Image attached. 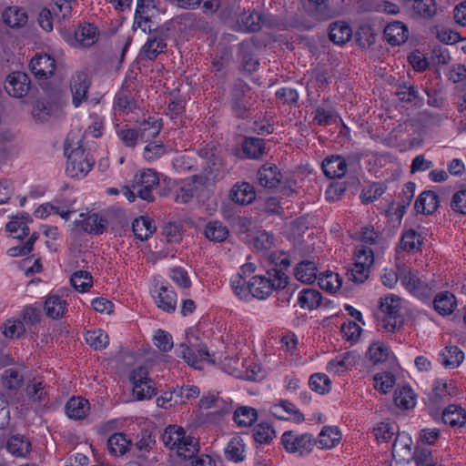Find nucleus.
Listing matches in <instances>:
<instances>
[{"instance_id":"4","label":"nucleus","mask_w":466,"mask_h":466,"mask_svg":"<svg viewBox=\"0 0 466 466\" xmlns=\"http://www.w3.org/2000/svg\"><path fill=\"white\" fill-rule=\"evenodd\" d=\"M287 288L285 278L272 275L266 270L264 275H255L249 279L251 297L258 299H268L274 291Z\"/></svg>"},{"instance_id":"32","label":"nucleus","mask_w":466,"mask_h":466,"mask_svg":"<svg viewBox=\"0 0 466 466\" xmlns=\"http://www.w3.org/2000/svg\"><path fill=\"white\" fill-rule=\"evenodd\" d=\"M317 272L315 262L303 260L296 266L294 275L299 281L310 284L317 279Z\"/></svg>"},{"instance_id":"63","label":"nucleus","mask_w":466,"mask_h":466,"mask_svg":"<svg viewBox=\"0 0 466 466\" xmlns=\"http://www.w3.org/2000/svg\"><path fill=\"white\" fill-rule=\"evenodd\" d=\"M134 100L127 95L126 91H119L114 98V110L118 113L131 111L135 108Z\"/></svg>"},{"instance_id":"44","label":"nucleus","mask_w":466,"mask_h":466,"mask_svg":"<svg viewBox=\"0 0 466 466\" xmlns=\"http://www.w3.org/2000/svg\"><path fill=\"white\" fill-rule=\"evenodd\" d=\"M204 234L210 241L222 242L228 238V229L222 222L215 220L206 225Z\"/></svg>"},{"instance_id":"46","label":"nucleus","mask_w":466,"mask_h":466,"mask_svg":"<svg viewBox=\"0 0 466 466\" xmlns=\"http://www.w3.org/2000/svg\"><path fill=\"white\" fill-rule=\"evenodd\" d=\"M30 449V441L21 435H14L7 441V451L16 457L25 456Z\"/></svg>"},{"instance_id":"54","label":"nucleus","mask_w":466,"mask_h":466,"mask_svg":"<svg viewBox=\"0 0 466 466\" xmlns=\"http://www.w3.org/2000/svg\"><path fill=\"white\" fill-rule=\"evenodd\" d=\"M331 381L329 378L324 373H315L310 376L309 386L311 390L319 393L325 394L330 390Z\"/></svg>"},{"instance_id":"47","label":"nucleus","mask_w":466,"mask_h":466,"mask_svg":"<svg viewBox=\"0 0 466 466\" xmlns=\"http://www.w3.org/2000/svg\"><path fill=\"white\" fill-rule=\"evenodd\" d=\"M341 439V433L337 427H324L319 434L318 443L322 449L333 448Z\"/></svg>"},{"instance_id":"51","label":"nucleus","mask_w":466,"mask_h":466,"mask_svg":"<svg viewBox=\"0 0 466 466\" xmlns=\"http://www.w3.org/2000/svg\"><path fill=\"white\" fill-rule=\"evenodd\" d=\"M3 20L10 27H18L26 23L27 15L15 7H9L3 13Z\"/></svg>"},{"instance_id":"8","label":"nucleus","mask_w":466,"mask_h":466,"mask_svg":"<svg viewBox=\"0 0 466 466\" xmlns=\"http://www.w3.org/2000/svg\"><path fill=\"white\" fill-rule=\"evenodd\" d=\"M281 442L288 452L299 453L300 456L309 454L316 443L311 434H298L292 431L283 433Z\"/></svg>"},{"instance_id":"36","label":"nucleus","mask_w":466,"mask_h":466,"mask_svg":"<svg viewBox=\"0 0 466 466\" xmlns=\"http://www.w3.org/2000/svg\"><path fill=\"white\" fill-rule=\"evenodd\" d=\"M161 119L148 118L139 124L137 131L142 142H148L157 137L161 130Z\"/></svg>"},{"instance_id":"56","label":"nucleus","mask_w":466,"mask_h":466,"mask_svg":"<svg viewBox=\"0 0 466 466\" xmlns=\"http://www.w3.org/2000/svg\"><path fill=\"white\" fill-rule=\"evenodd\" d=\"M354 256V264H360L368 269H370L374 262L373 250L365 244H360L356 247Z\"/></svg>"},{"instance_id":"52","label":"nucleus","mask_w":466,"mask_h":466,"mask_svg":"<svg viewBox=\"0 0 466 466\" xmlns=\"http://www.w3.org/2000/svg\"><path fill=\"white\" fill-rule=\"evenodd\" d=\"M319 287L330 293L336 292L340 289L342 280L339 274L333 272H327L319 277Z\"/></svg>"},{"instance_id":"2","label":"nucleus","mask_w":466,"mask_h":466,"mask_svg":"<svg viewBox=\"0 0 466 466\" xmlns=\"http://www.w3.org/2000/svg\"><path fill=\"white\" fill-rule=\"evenodd\" d=\"M65 155L67 157L66 172L70 177H84L91 170L95 160L86 153L79 143L71 148L69 138L65 145Z\"/></svg>"},{"instance_id":"43","label":"nucleus","mask_w":466,"mask_h":466,"mask_svg":"<svg viewBox=\"0 0 466 466\" xmlns=\"http://www.w3.org/2000/svg\"><path fill=\"white\" fill-rule=\"evenodd\" d=\"M394 403L400 409H411L416 404V395L410 386L401 387L394 392Z\"/></svg>"},{"instance_id":"37","label":"nucleus","mask_w":466,"mask_h":466,"mask_svg":"<svg viewBox=\"0 0 466 466\" xmlns=\"http://www.w3.org/2000/svg\"><path fill=\"white\" fill-rule=\"evenodd\" d=\"M442 420L451 427H462L466 422V413L461 406L449 405L442 412Z\"/></svg>"},{"instance_id":"58","label":"nucleus","mask_w":466,"mask_h":466,"mask_svg":"<svg viewBox=\"0 0 466 466\" xmlns=\"http://www.w3.org/2000/svg\"><path fill=\"white\" fill-rule=\"evenodd\" d=\"M374 388L381 393H388L395 384V377L391 372L377 373L374 378Z\"/></svg>"},{"instance_id":"61","label":"nucleus","mask_w":466,"mask_h":466,"mask_svg":"<svg viewBox=\"0 0 466 466\" xmlns=\"http://www.w3.org/2000/svg\"><path fill=\"white\" fill-rule=\"evenodd\" d=\"M231 288L234 293L241 299H248L249 296H251V292L249 291V279L247 281L244 277L238 274L232 278Z\"/></svg>"},{"instance_id":"10","label":"nucleus","mask_w":466,"mask_h":466,"mask_svg":"<svg viewBox=\"0 0 466 466\" xmlns=\"http://www.w3.org/2000/svg\"><path fill=\"white\" fill-rule=\"evenodd\" d=\"M400 282L410 294L420 300L427 301L431 299L432 288L422 281L416 272L411 270L403 272Z\"/></svg>"},{"instance_id":"13","label":"nucleus","mask_w":466,"mask_h":466,"mask_svg":"<svg viewBox=\"0 0 466 466\" xmlns=\"http://www.w3.org/2000/svg\"><path fill=\"white\" fill-rule=\"evenodd\" d=\"M291 265L289 255L283 250L272 251L268 256V272L272 275L282 276L285 278V285L289 284L288 270Z\"/></svg>"},{"instance_id":"14","label":"nucleus","mask_w":466,"mask_h":466,"mask_svg":"<svg viewBox=\"0 0 466 466\" xmlns=\"http://www.w3.org/2000/svg\"><path fill=\"white\" fill-rule=\"evenodd\" d=\"M152 292L155 302L159 309L167 313L176 310L177 294L170 287L165 285L155 287Z\"/></svg>"},{"instance_id":"28","label":"nucleus","mask_w":466,"mask_h":466,"mask_svg":"<svg viewBox=\"0 0 466 466\" xmlns=\"http://www.w3.org/2000/svg\"><path fill=\"white\" fill-rule=\"evenodd\" d=\"M264 23L262 16L257 12H244L238 18L239 30L248 33L258 32Z\"/></svg>"},{"instance_id":"9","label":"nucleus","mask_w":466,"mask_h":466,"mask_svg":"<svg viewBox=\"0 0 466 466\" xmlns=\"http://www.w3.org/2000/svg\"><path fill=\"white\" fill-rule=\"evenodd\" d=\"M138 198L147 202L154 201L153 189L158 185L157 173L153 169H146L137 174L132 181Z\"/></svg>"},{"instance_id":"30","label":"nucleus","mask_w":466,"mask_h":466,"mask_svg":"<svg viewBox=\"0 0 466 466\" xmlns=\"http://www.w3.org/2000/svg\"><path fill=\"white\" fill-rule=\"evenodd\" d=\"M225 457L227 460L234 462L244 461L246 457V445L242 437L235 436L228 441L225 449Z\"/></svg>"},{"instance_id":"11","label":"nucleus","mask_w":466,"mask_h":466,"mask_svg":"<svg viewBox=\"0 0 466 466\" xmlns=\"http://www.w3.org/2000/svg\"><path fill=\"white\" fill-rule=\"evenodd\" d=\"M91 81L88 75L84 71H77L70 78V91L72 94V103L78 107L87 99V92Z\"/></svg>"},{"instance_id":"53","label":"nucleus","mask_w":466,"mask_h":466,"mask_svg":"<svg viewBox=\"0 0 466 466\" xmlns=\"http://www.w3.org/2000/svg\"><path fill=\"white\" fill-rule=\"evenodd\" d=\"M257 417V410L250 407H240L234 412V420L241 427L250 426Z\"/></svg>"},{"instance_id":"18","label":"nucleus","mask_w":466,"mask_h":466,"mask_svg":"<svg viewBox=\"0 0 466 466\" xmlns=\"http://www.w3.org/2000/svg\"><path fill=\"white\" fill-rule=\"evenodd\" d=\"M257 179L260 186L275 188L280 184L282 174L276 165L266 163L258 170Z\"/></svg>"},{"instance_id":"17","label":"nucleus","mask_w":466,"mask_h":466,"mask_svg":"<svg viewBox=\"0 0 466 466\" xmlns=\"http://www.w3.org/2000/svg\"><path fill=\"white\" fill-rule=\"evenodd\" d=\"M98 37L97 28L89 23L80 25L75 30V36L71 39V45L77 47H89L93 46Z\"/></svg>"},{"instance_id":"19","label":"nucleus","mask_w":466,"mask_h":466,"mask_svg":"<svg viewBox=\"0 0 466 466\" xmlns=\"http://www.w3.org/2000/svg\"><path fill=\"white\" fill-rule=\"evenodd\" d=\"M306 12L319 21L329 20L333 17V11L328 4V0H305Z\"/></svg>"},{"instance_id":"39","label":"nucleus","mask_w":466,"mask_h":466,"mask_svg":"<svg viewBox=\"0 0 466 466\" xmlns=\"http://www.w3.org/2000/svg\"><path fill=\"white\" fill-rule=\"evenodd\" d=\"M329 39L334 44L343 45L352 36V29L345 22H334L329 25Z\"/></svg>"},{"instance_id":"62","label":"nucleus","mask_w":466,"mask_h":466,"mask_svg":"<svg viewBox=\"0 0 466 466\" xmlns=\"http://www.w3.org/2000/svg\"><path fill=\"white\" fill-rule=\"evenodd\" d=\"M231 288L234 293L241 299H248L249 296H251V292L249 291V279L247 281L244 277L238 274L232 278Z\"/></svg>"},{"instance_id":"22","label":"nucleus","mask_w":466,"mask_h":466,"mask_svg":"<svg viewBox=\"0 0 466 466\" xmlns=\"http://www.w3.org/2000/svg\"><path fill=\"white\" fill-rule=\"evenodd\" d=\"M232 201L240 205H248L256 199V190L248 182L237 183L230 190Z\"/></svg>"},{"instance_id":"45","label":"nucleus","mask_w":466,"mask_h":466,"mask_svg":"<svg viewBox=\"0 0 466 466\" xmlns=\"http://www.w3.org/2000/svg\"><path fill=\"white\" fill-rule=\"evenodd\" d=\"M252 436L259 444H269L276 437L273 426L268 422H260L252 430Z\"/></svg>"},{"instance_id":"29","label":"nucleus","mask_w":466,"mask_h":466,"mask_svg":"<svg viewBox=\"0 0 466 466\" xmlns=\"http://www.w3.org/2000/svg\"><path fill=\"white\" fill-rule=\"evenodd\" d=\"M271 412L279 419L292 417L297 422L304 420L303 414L289 400H280L279 404L272 406Z\"/></svg>"},{"instance_id":"24","label":"nucleus","mask_w":466,"mask_h":466,"mask_svg":"<svg viewBox=\"0 0 466 466\" xmlns=\"http://www.w3.org/2000/svg\"><path fill=\"white\" fill-rule=\"evenodd\" d=\"M386 40L392 46H400L406 42L409 36L407 26L400 21H394L386 25L384 29Z\"/></svg>"},{"instance_id":"27","label":"nucleus","mask_w":466,"mask_h":466,"mask_svg":"<svg viewBox=\"0 0 466 466\" xmlns=\"http://www.w3.org/2000/svg\"><path fill=\"white\" fill-rule=\"evenodd\" d=\"M456 306V299L454 295L449 291L438 293L433 299L434 309L441 316L451 314Z\"/></svg>"},{"instance_id":"55","label":"nucleus","mask_w":466,"mask_h":466,"mask_svg":"<svg viewBox=\"0 0 466 466\" xmlns=\"http://www.w3.org/2000/svg\"><path fill=\"white\" fill-rule=\"evenodd\" d=\"M72 286L79 292L86 291L93 284V278L87 271H76L70 278Z\"/></svg>"},{"instance_id":"40","label":"nucleus","mask_w":466,"mask_h":466,"mask_svg":"<svg viewBox=\"0 0 466 466\" xmlns=\"http://www.w3.org/2000/svg\"><path fill=\"white\" fill-rule=\"evenodd\" d=\"M167 47V44L161 36L148 37L143 46L141 53L144 58L154 60L160 53H163Z\"/></svg>"},{"instance_id":"12","label":"nucleus","mask_w":466,"mask_h":466,"mask_svg":"<svg viewBox=\"0 0 466 466\" xmlns=\"http://www.w3.org/2000/svg\"><path fill=\"white\" fill-rule=\"evenodd\" d=\"M30 88L29 76L23 72H13L7 76L5 89L9 96L16 98L25 96Z\"/></svg>"},{"instance_id":"59","label":"nucleus","mask_w":466,"mask_h":466,"mask_svg":"<svg viewBox=\"0 0 466 466\" xmlns=\"http://www.w3.org/2000/svg\"><path fill=\"white\" fill-rule=\"evenodd\" d=\"M2 382L9 390H17L22 386L23 375L15 368L7 369L2 375Z\"/></svg>"},{"instance_id":"33","label":"nucleus","mask_w":466,"mask_h":466,"mask_svg":"<svg viewBox=\"0 0 466 466\" xmlns=\"http://www.w3.org/2000/svg\"><path fill=\"white\" fill-rule=\"evenodd\" d=\"M88 410V401L81 397H73L66 404V413L70 419L81 420Z\"/></svg>"},{"instance_id":"15","label":"nucleus","mask_w":466,"mask_h":466,"mask_svg":"<svg viewBox=\"0 0 466 466\" xmlns=\"http://www.w3.org/2000/svg\"><path fill=\"white\" fill-rule=\"evenodd\" d=\"M81 219L76 220V225L80 227L84 231L95 235L102 234L107 228L108 221L106 218L96 214L92 213L87 216L81 213Z\"/></svg>"},{"instance_id":"16","label":"nucleus","mask_w":466,"mask_h":466,"mask_svg":"<svg viewBox=\"0 0 466 466\" xmlns=\"http://www.w3.org/2000/svg\"><path fill=\"white\" fill-rule=\"evenodd\" d=\"M31 72L37 78H47L55 73L56 61L49 55H35L30 62Z\"/></svg>"},{"instance_id":"60","label":"nucleus","mask_w":466,"mask_h":466,"mask_svg":"<svg viewBox=\"0 0 466 466\" xmlns=\"http://www.w3.org/2000/svg\"><path fill=\"white\" fill-rule=\"evenodd\" d=\"M413 9L417 15L424 18L435 15L437 6L434 0H413Z\"/></svg>"},{"instance_id":"48","label":"nucleus","mask_w":466,"mask_h":466,"mask_svg":"<svg viewBox=\"0 0 466 466\" xmlns=\"http://www.w3.org/2000/svg\"><path fill=\"white\" fill-rule=\"evenodd\" d=\"M401 248L408 252L419 251L422 245L420 235L414 229L404 230L400 240Z\"/></svg>"},{"instance_id":"6","label":"nucleus","mask_w":466,"mask_h":466,"mask_svg":"<svg viewBox=\"0 0 466 466\" xmlns=\"http://www.w3.org/2000/svg\"><path fill=\"white\" fill-rule=\"evenodd\" d=\"M129 380L133 385L132 391L136 400H149L157 395L156 384L148 377L147 368L140 366L134 369L129 375Z\"/></svg>"},{"instance_id":"38","label":"nucleus","mask_w":466,"mask_h":466,"mask_svg":"<svg viewBox=\"0 0 466 466\" xmlns=\"http://www.w3.org/2000/svg\"><path fill=\"white\" fill-rule=\"evenodd\" d=\"M322 295L319 290L313 289H303L298 297V304L301 309L313 310L319 307Z\"/></svg>"},{"instance_id":"25","label":"nucleus","mask_w":466,"mask_h":466,"mask_svg":"<svg viewBox=\"0 0 466 466\" xmlns=\"http://www.w3.org/2000/svg\"><path fill=\"white\" fill-rule=\"evenodd\" d=\"M439 202V196L434 191L426 190L419 195L414 208L420 214L430 215L438 208Z\"/></svg>"},{"instance_id":"50","label":"nucleus","mask_w":466,"mask_h":466,"mask_svg":"<svg viewBox=\"0 0 466 466\" xmlns=\"http://www.w3.org/2000/svg\"><path fill=\"white\" fill-rule=\"evenodd\" d=\"M449 395H451V390H449L447 382L441 379L435 380L432 384L431 393L429 397L431 402L434 405H438Z\"/></svg>"},{"instance_id":"5","label":"nucleus","mask_w":466,"mask_h":466,"mask_svg":"<svg viewBox=\"0 0 466 466\" xmlns=\"http://www.w3.org/2000/svg\"><path fill=\"white\" fill-rule=\"evenodd\" d=\"M257 101V96L251 87L241 80H238L231 90L230 105L236 116L245 118Z\"/></svg>"},{"instance_id":"3","label":"nucleus","mask_w":466,"mask_h":466,"mask_svg":"<svg viewBox=\"0 0 466 466\" xmlns=\"http://www.w3.org/2000/svg\"><path fill=\"white\" fill-rule=\"evenodd\" d=\"M400 309V299L398 296L391 295L381 299L379 326L388 332L398 331L404 324V317Z\"/></svg>"},{"instance_id":"57","label":"nucleus","mask_w":466,"mask_h":466,"mask_svg":"<svg viewBox=\"0 0 466 466\" xmlns=\"http://www.w3.org/2000/svg\"><path fill=\"white\" fill-rule=\"evenodd\" d=\"M173 390L175 392L174 400L178 403V405L186 403L187 400L195 399L199 395V389L193 385L177 386Z\"/></svg>"},{"instance_id":"35","label":"nucleus","mask_w":466,"mask_h":466,"mask_svg":"<svg viewBox=\"0 0 466 466\" xmlns=\"http://www.w3.org/2000/svg\"><path fill=\"white\" fill-rule=\"evenodd\" d=\"M132 229L135 237L141 240L148 239L156 231V226L151 218L147 217H140L132 223Z\"/></svg>"},{"instance_id":"23","label":"nucleus","mask_w":466,"mask_h":466,"mask_svg":"<svg viewBox=\"0 0 466 466\" xmlns=\"http://www.w3.org/2000/svg\"><path fill=\"white\" fill-rule=\"evenodd\" d=\"M411 445L412 439L408 433H398L392 445L393 457L399 458L400 461H409L412 457Z\"/></svg>"},{"instance_id":"26","label":"nucleus","mask_w":466,"mask_h":466,"mask_svg":"<svg viewBox=\"0 0 466 466\" xmlns=\"http://www.w3.org/2000/svg\"><path fill=\"white\" fill-rule=\"evenodd\" d=\"M44 309L47 317L60 319L67 311V303L58 295L50 294L45 301Z\"/></svg>"},{"instance_id":"41","label":"nucleus","mask_w":466,"mask_h":466,"mask_svg":"<svg viewBox=\"0 0 466 466\" xmlns=\"http://www.w3.org/2000/svg\"><path fill=\"white\" fill-rule=\"evenodd\" d=\"M131 441L122 432L114 433L107 440V449L115 456L124 455L129 449Z\"/></svg>"},{"instance_id":"31","label":"nucleus","mask_w":466,"mask_h":466,"mask_svg":"<svg viewBox=\"0 0 466 466\" xmlns=\"http://www.w3.org/2000/svg\"><path fill=\"white\" fill-rule=\"evenodd\" d=\"M57 111L58 107L56 104L45 99H39L33 106L32 116L36 121L46 122L51 116H56Z\"/></svg>"},{"instance_id":"34","label":"nucleus","mask_w":466,"mask_h":466,"mask_svg":"<svg viewBox=\"0 0 466 466\" xmlns=\"http://www.w3.org/2000/svg\"><path fill=\"white\" fill-rule=\"evenodd\" d=\"M464 360V352L457 346H447L440 354L439 360L446 368H456Z\"/></svg>"},{"instance_id":"21","label":"nucleus","mask_w":466,"mask_h":466,"mask_svg":"<svg viewBox=\"0 0 466 466\" xmlns=\"http://www.w3.org/2000/svg\"><path fill=\"white\" fill-rule=\"evenodd\" d=\"M346 160L340 156H330L322 162V169L326 177L329 178H340L347 172Z\"/></svg>"},{"instance_id":"7","label":"nucleus","mask_w":466,"mask_h":466,"mask_svg":"<svg viewBox=\"0 0 466 466\" xmlns=\"http://www.w3.org/2000/svg\"><path fill=\"white\" fill-rule=\"evenodd\" d=\"M177 356L182 358L190 366L200 369V363L202 361H211L210 354L208 352L207 345L201 342H192L191 340L187 343H181L176 349Z\"/></svg>"},{"instance_id":"42","label":"nucleus","mask_w":466,"mask_h":466,"mask_svg":"<svg viewBox=\"0 0 466 466\" xmlns=\"http://www.w3.org/2000/svg\"><path fill=\"white\" fill-rule=\"evenodd\" d=\"M265 143L258 137H248L242 144V151L248 158L258 159L265 154Z\"/></svg>"},{"instance_id":"20","label":"nucleus","mask_w":466,"mask_h":466,"mask_svg":"<svg viewBox=\"0 0 466 466\" xmlns=\"http://www.w3.org/2000/svg\"><path fill=\"white\" fill-rule=\"evenodd\" d=\"M357 361V355L354 352H345L336 356L327 364V371L334 374H340L350 370Z\"/></svg>"},{"instance_id":"1","label":"nucleus","mask_w":466,"mask_h":466,"mask_svg":"<svg viewBox=\"0 0 466 466\" xmlns=\"http://www.w3.org/2000/svg\"><path fill=\"white\" fill-rule=\"evenodd\" d=\"M161 440L166 447L176 450L183 460L193 459L199 451L198 440L187 436L184 429L177 425L167 426L161 435Z\"/></svg>"},{"instance_id":"64","label":"nucleus","mask_w":466,"mask_h":466,"mask_svg":"<svg viewBox=\"0 0 466 466\" xmlns=\"http://www.w3.org/2000/svg\"><path fill=\"white\" fill-rule=\"evenodd\" d=\"M411 458L415 459L417 466H441L435 461L431 451L427 448L418 447Z\"/></svg>"},{"instance_id":"49","label":"nucleus","mask_w":466,"mask_h":466,"mask_svg":"<svg viewBox=\"0 0 466 466\" xmlns=\"http://www.w3.org/2000/svg\"><path fill=\"white\" fill-rule=\"evenodd\" d=\"M85 340L96 350H104L109 343L107 334L100 329L86 331L85 334Z\"/></svg>"}]
</instances>
